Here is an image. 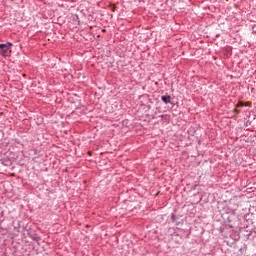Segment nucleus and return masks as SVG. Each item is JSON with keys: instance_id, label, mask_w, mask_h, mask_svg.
Here are the masks:
<instances>
[{"instance_id": "nucleus-8", "label": "nucleus", "mask_w": 256, "mask_h": 256, "mask_svg": "<svg viewBox=\"0 0 256 256\" xmlns=\"http://www.w3.org/2000/svg\"><path fill=\"white\" fill-rule=\"evenodd\" d=\"M75 17H76L77 20H79V16L76 15Z\"/></svg>"}, {"instance_id": "nucleus-6", "label": "nucleus", "mask_w": 256, "mask_h": 256, "mask_svg": "<svg viewBox=\"0 0 256 256\" xmlns=\"http://www.w3.org/2000/svg\"><path fill=\"white\" fill-rule=\"evenodd\" d=\"M236 107H243V103L237 104Z\"/></svg>"}, {"instance_id": "nucleus-4", "label": "nucleus", "mask_w": 256, "mask_h": 256, "mask_svg": "<svg viewBox=\"0 0 256 256\" xmlns=\"http://www.w3.org/2000/svg\"><path fill=\"white\" fill-rule=\"evenodd\" d=\"M171 219L173 223H175L177 221V216L175 214H171Z\"/></svg>"}, {"instance_id": "nucleus-10", "label": "nucleus", "mask_w": 256, "mask_h": 256, "mask_svg": "<svg viewBox=\"0 0 256 256\" xmlns=\"http://www.w3.org/2000/svg\"><path fill=\"white\" fill-rule=\"evenodd\" d=\"M1 217H3V212L0 213Z\"/></svg>"}, {"instance_id": "nucleus-1", "label": "nucleus", "mask_w": 256, "mask_h": 256, "mask_svg": "<svg viewBox=\"0 0 256 256\" xmlns=\"http://www.w3.org/2000/svg\"><path fill=\"white\" fill-rule=\"evenodd\" d=\"M11 47H13V43L11 42H7L6 44H0V51L3 55V57H5V55H7L9 49H11Z\"/></svg>"}, {"instance_id": "nucleus-9", "label": "nucleus", "mask_w": 256, "mask_h": 256, "mask_svg": "<svg viewBox=\"0 0 256 256\" xmlns=\"http://www.w3.org/2000/svg\"><path fill=\"white\" fill-rule=\"evenodd\" d=\"M245 107H250V105H249V104H246Z\"/></svg>"}, {"instance_id": "nucleus-3", "label": "nucleus", "mask_w": 256, "mask_h": 256, "mask_svg": "<svg viewBox=\"0 0 256 256\" xmlns=\"http://www.w3.org/2000/svg\"><path fill=\"white\" fill-rule=\"evenodd\" d=\"M29 237L31 238L32 241H36V242L41 241V237L37 236L36 233H34V234L29 233Z\"/></svg>"}, {"instance_id": "nucleus-2", "label": "nucleus", "mask_w": 256, "mask_h": 256, "mask_svg": "<svg viewBox=\"0 0 256 256\" xmlns=\"http://www.w3.org/2000/svg\"><path fill=\"white\" fill-rule=\"evenodd\" d=\"M161 101L165 103V105H169V103L173 104V102H171V95L169 94L161 96Z\"/></svg>"}, {"instance_id": "nucleus-5", "label": "nucleus", "mask_w": 256, "mask_h": 256, "mask_svg": "<svg viewBox=\"0 0 256 256\" xmlns=\"http://www.w3.org/2000/svg\"><path fill=\"white\" fill-rule=\"evenodd\" d=\"M233 113H236L237 115H239V113H241V110H238L237 108L233 110Z\"/></svg>"}, {"instance_id": "nucleus-7", "label": "nucleus", "mask_w": 256, "mask_h": 256, "mask_svg": "<svg viewBox=\"0 0 256 256\" xmlns=\"http://www.w3.org/2000/svg\"><path fill=\"white\" fill-rule=\"evenodd\" d=\"M87 153H88V155H90V156L93 155V152H91V151H88Z\"/></svg>"}]
</instances>
